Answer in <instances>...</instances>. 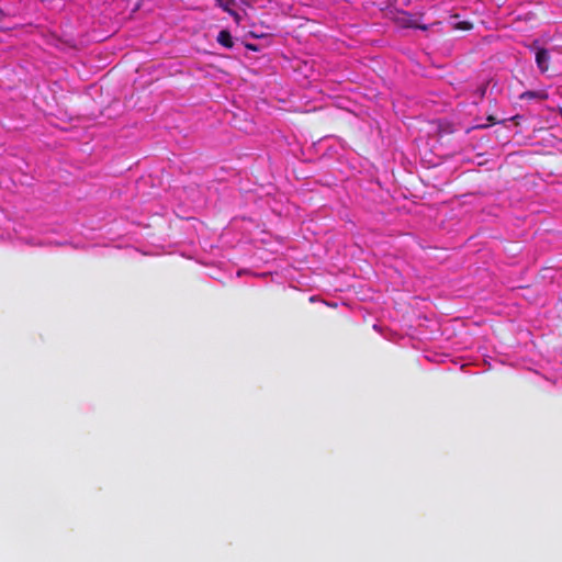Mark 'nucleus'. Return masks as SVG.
Wrapping results in <instances>:
<instances>
[{"mask_svg":"<svg viewBox=\"0 0 562 562\" xmlns=\"http://www.w3.org/2000/svg\"><path fill=\"white\" fill-rule=\"evenodd\" d=\"M386 16H389V19L392 20L397 26L403 29H418L423 31L428 29L427 25L420 23L424 16L423 12L412 14L404 10L391 8L386 12Z\"/></svg>","mask_w":562,"mask_h":562,"instance_id":"nucleus-1","label":"nucleus"},{"mask_svg":"<svg viewBox=\"0 0 562 562\" xmlns=\"http://www.w3.org/2000/svg\"><path fill=\"white\" fill-rule=\"evenodd\" d=\"M536 63L539 70L543 74L549 70L550 66V54L549 50L543 47H538L536 50Z\"/></svg>","mask_w":562,"mask_h":562,"instance_id":"nucleus-2","label":"nucleus"},{"mask_svg":"<svg viewBox=\"0 0 562 562\" xmlns=\"http://www.w3.org/2000/svg\"><path fill=\"white\" fill-rule=\"evenodd\" d=\"M215 1L220 8H222L225 12H227L229 15H232L234 18L236 23L240 22V20H241L240 15L238 14V12H236L234 10V7L236 5L235 0H215Z\"/></svg>","mask_w":562,"mask_h":562,"instance_id":"nucleus-3","label":"nucleus"},{"mask_svg":"<svg viewBox=\"0 0 562 562\" xmlns=\"http://www.w3.org/2000/svg\"><path fill=\"white\" fill-rule=\"evenodd\" d=\"M217 42L226 48H232L234 46L232 34L227 30L220 31L217 35Z\"/></svg>","mask_w":562,"mask_h":562,"instance_id":"nucleus-4","label":"nucleus"},{"mask_svg":"<svg viewBox=\"0 0 562 562\" xmlns=\"http://www.w3.org/2000/svg\"><path fill=\"white\" fill-rule=\"evenodd\" d=\"M520 98L546 100L548 98V93L544 91H526L521 93Z\"/></svg>","mask_w":562,"mask_h":562,"instance_id":"nucleus-5","label":"nucleus"},{"mask_svg":"<svg viewBox=\"0 0 562 562\" xmlns=\"http://www.w3.org/2000/svg\"><path fill=\"white\" fill-rule=\"evenodd\" d=\"M453 27L456 30H460V31H469L472 29V24L468 21H461V22H458L453 25Z\"/></svg>","mask_w":562,"mask_h":562,"instance_id":"nucleus-6","label":"nucleus"},{"mask_svg":"<svg viewBox=\"0 0 562 562\" xmlns=\"http://www.w3.org/2000/svg\"><path fill=\"white\" fill-rule=\"evenodd\" d=\"M5 13L2 9H0V23L4 20Z\"/></svg>","mask_w":562,"mask_h":562,"instance_id":"nucleus-7","label":"nucleus"},{"mask_svg":"<svg viewBox=\"0 0 562 562\" xmlns=\"http://www.w3.org/2000/svg\"><path fill=\"white\" fill-rule=\"evenodd\" d=\"M246 47L251 50H257V47L252 44H247Z\"/></svg>","mask_w":562,"mask_h":562,"instance_id":"nucleus-8","label":"nucleus"},{"mask_svg":"<svg viewBox=\"0 0 562 562\" xmlns=\"http://www.w3.org/2000/svg\"><path fill=\"white\" fill-rule=\"evenodd\" d=\"M486 91V85L480 89L481 95H483Z\"/></svg>","mask_w":562,"mask_h":562,"instance_id":"nucleus-9","label":"nucleus"},{"mask_svg":"<svg viewBox=\"0 0 562 562\" xmlns=\"http://www.w3.org/2000/svg\"><path fill=\"white\" fill-rule=\"evenodd\" d=\"M486 120H487L490 123H492V115H491V114H490V115H487Z\"/></svg>","mask_w":562,"mask_h":562,"instance_id":"nucleus-10","label":"nucleus"}]
</instances>
